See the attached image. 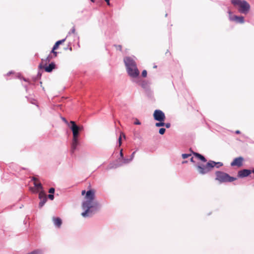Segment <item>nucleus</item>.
I'll list each match as a JSON object with an SVG mask.
<instances>
[{
    "label": "nucleus",
    "instance_id": "41",
    "mask_svg": "<svg viewBox=\"0 0 254 254\" xmlns=\"http://www.w3.org/2000/svg\"><path fill=\"white\" fill-rule=\"evenodd\" d=\"M95 0H91V1L93 2H94L95 1Z\"/></svg>",
    "mask_w": 254,
    "mask_h": 254
},
{
    "label": "nucleus",
    "instance_id": "26",
    "mask_svg": "<svg viewBox=\"0 0 254 254\" xmlns=\"http://www.w3.org/2000/svg\"><path fill=\"white\" fill-rule=\"evenodd\" d=\"M134 124L136 125H140L141 124V123L137 119L135 118L134 119Z\"/></svg>",
    "mask_w": 254,
    "mask_h": 254
},
{
    "label": "nucleus",
    "instance_id": "35",
    "mask_svg": "<svg viewBox=\"0 0 254 254\" xmlns=\"http://www.w3.org/2000/svg\"><path fill=\"white\" fill-rule=\"evenodd\" d=\"M62 120L66 124H68L67 121L64 118H62Z\"/></svg>",
    "mask_w": 254,
    "mask_h": 254
},
{
    "label": "nucleus",
    "instance_id": "21",
    "mask_svg": "<svg viewBox=\"0 0 254 254\" xmlns=\"http://www.w3.org/2000/svg\"><path fill=\"white\" fill-rule=\"evenodd\" d=\"M159 122L156 123L155 126L157 127H163L165 126L164 121H159Z\"/></svg>",
    "mask_w": 254,
    "mask_h": 254
},
{
    "label": "nucleus",
    "instance_id": "38",
    "mask_svg": "<svg viewBox=\"0 0 254 254\" xmlns=\"http://www.w3.org/2000/svg\"><path fill=\"white\" fill-rule=\"evenodd\" d=\"M85 192H86L85 190H82V192H81V194H82V195H84V194L85 193Z\"/></svg>",
    "mask_w": 254,
    "mask_h": 254
},
{
    "label": "nucleus",
    "instance_id": "14",
    "mask_svg": "<svg viewBox=\"0 0 254 254\" xmlns=\"http://www.w3.org/2000/svg\"><path fill=\"white\" fill-rule=\"evenodd\" d=\"M252 173L250 170L243 169L240 170L238 173V176L240 178H244L249 176Z\"/></svg>",
    "mask_w": 254,
    "mask_h": 254
},
{
    "label": "nucleus",
    "instance_id": "19",
    "mask_svg": "<svg viewBox=\"0 0 254 254\" xmlns=\"http://www.w3.org/2000/svg\"><path fill=\"white\" fill-rule=\"evenodd\" d=\"M78 143V138H73L71 147L72 150H74Z\"/></svg>",
    "mask_w": 254,
    "mask_h": 254
},
{
    "label": "nucleus",
    "instance_id": "33",
    "mask_svg": "<svg viewBox=\"0 0 254 254\" xmlns=\"http://www.w3.org/2000/svg\"><path fill=\"white\" fill-rule=\"evenodd\" d=\"M164 126H165L166 128H169L171 126V125L170 123H167V124L165 123Z\"/></svg>",
    "mask_w": 254,
    "mask_h": 254
},
{
    "label": "nucleus",
    "instance_id": "9",
    "mask_svg": "<svg viewBox=\"0 0 254 254\" xmlns=\"http://www.w3.org/2000/svg\"><path fill=\"white\" fill-rule=\"evenodd\" d=\"M244 159L243 157H239L236 158L231 163V166L232 167L237 166L238 167H241L243 166Z\"/></svg>",
    "mask_w": 254,
    "mask_h": 254
},
{
    "label": "nucleus",
    "instance_id": "32",
    "mask_svg": "<svg viewBox=\"0 0 254 254\" xmlns=\"http://www.w3.org/2000/svg\"><path fill=\"white\" fill-rule=\"evenodd\" d=\"M135 154V151H134L132 154L131 155L130 157V159H131V160H132L133 158V157H134V155Z\"/></svg>",
    "mask_w": 254,
    "mask_h": 254
},
{
    "label": "nucleus",
    "instance_id": "8",
    "mask_svg": "<svg viewBox=\"0 0 254 254\" xmlns=\"http://www.w3.org/2000/svg\"><path fill=\"white\" fill-rule=\"evenodd\" d=\"M229 18L230 20L232 21H235L237 23H244V18L243 16H238L236 15H232V12L231 11H228Z\"/></svg>",
    "mask_w": 254,
    "mask_h": 254
},
{
    "label": "nucleus",
    "instance_id": "40",
    "mask_svg": "<svg viewBox=\"0 0 254 254\" xmlns=\"http://www.w3.org/2000/svg\"><path fill=\"white\" fill-rule=\"evenodd\" d=\"M190 161L192 162H194L193 158L192 157L190 158Z\"/></svg>",
    "mask_w": 254,
    "mask_h": 254
},
{
    "label": "nucleus",
    "instance_id": "20",
    "mask_svg": "<svg viewBox=\"0 0 254 254\" xmlns=\"http://www.w3.org/2000/svg\"><path fill=\"white\" fill-rule=\"evenodd\" d=\"M123 162L121 165L126 164L129 163L131 160L130 158H124L122 159Z\"/></svg>",
    "mask_w": 254,
    "mask_h": 254
},
{
    "label": "nucleus",
    "instance_id": "43",
    "mask_svg": "<svg viewBox=\"0 0 254 254\" xmlns=\"http://www.w3.org/2000/svg\"><path fill=\"white\" fill-rule=\"evenodd\" d=\"M252 172L254 174V169L252 171Z\"/></svg>",
    "mask_w": 254,
    "mask_h": 254
},
{
    "label": "nucleus",
    "instance_id": "30",
    "mask_svg": "<svg viewBox=\"0 0 254 254\" xmlns=\"http://www.w3.org/2000/svg\"><path fill=\"white\" fill-rule=\"evenodd\" d=\"M116 47L117 50H120L121 51H122V47L121 45H116Z\"/></svg>",
    "mask_w": 254,
    "mask_h": 254
},
{
    "label": "nucleus",
    "instance_id": "25",
    "mask_svg": "<svg viewBox=\"0 0 254 254\" xmlns=\"http://www.w3.org/2000/svg\"><path fill=\"white\" fill-rule=\"evenodd\" d=\"M165 130H166L165 128H161L159 129V132L161 134H164L165 132Z\"/></svg>",
    "mask_w": 254,
    "mask_h": 254
},
{
    "label": "nucleus",
    "instance_id": "17",
    "mask_svg": "<svg viewBox=\"0 0 254 254\" xmlns=\"http://www.w3.org/2000/svg\"><path fill=\"white\" fill-rule=\"evenodd\" d=\"M34 185L35 187L36 188L37 191H35L33 190V192H37L38 191H43V187L42 186L41 183H40L39 181H38V182H34Z\"/></svg>",
    "mask_w": 254,
    "mask_h": 254
},
{
    "label": "nucleus",
    "instance_id": "28",
    "mask_svg": "<svg viewBox=\"0 0 254 254\" xmlns=\"http://www.w3.org/2000/svg\"><path fill=\"white\" fill-rule=\"evenodd\" d=\"M55 192V189L53 188H52L51 189H50L49 190V192L51 194H53Z\"/></svg>",
    "mask_w": 254,
    "mask_h": 254
},
{
    "label": "nucleus",
    "instance_id": "11",
    "mask_svg": "<svg viewBox=\"0 0 254 254\" xmlns=\"http://www.w3.org/2000/svg\"><path fill=\"white\" fill-rule=\"evenodd\" d=\"M124 61L127 68L129 67L134 66V65L136 64L134 60L129 57H125Z\"/></svg>",
    "mask_w": 254,
    "mask_h": 254
},
{
    "label": "nucleus",
    "instance_id": "22",
    "mask_svg": "<svg viewBox=\"0 0 254 254\" xmlns=\"http://www.w3.org/2000/svg\"><path fill=\"white\" fill-rule=\"evenodd\" d=\"M123 136L124 138L126 137V136H125V134L123 133V132H121V135H120V136L119 138V145H121V144H122V141H121V139H122V136Z\"/></svg>",
    "mask_w": 254,
    "mask_h": 254
},
{
    "label": "nucleus",
    "instance_id": "6",
    "mask_svg": "<svg viewBox=\"0 0 254 254\" xmlns=\"http://www.w3.org/2000/svg\"><path fill=\"white\" fill-rule=\"evenodd\" d=\"M153 118L155 120L157 121H165V114L160 110H156L153 113Z\"/></svg>",
    "mask_w": 254,
    "mask_h": 254
},
{
    "label": "nucleus",
    "instance_id": "3",
    "mask_svg": "<svg viewBox=\"0 0 254 254\" xmlns=\"http://www.w3.org/2000/svg\"><path fill=\"white\" fill-rule=\"evenodd\" d=\"M215 180L220 183L232 182L237 180L236 178L230 176L228 174L217 171L215 172Z\"/></svg>",
    "mask_w": 254,
    "mask_h": 254
},
{
    "label": "nucleus",
    "instance_id": "36",
    "mask_svg": "<svg viewBox=\"0 0 254 254\" xmlns=\"http://www.w3.org/2000/svg\"><path fill=\"white\" fill-rule=\"evenodd\" d=\"M107 3L108 5H110V0H104Z\"/></svg>",
    "mask_w": 254,
    "mask_h": 254
},
{
    "label": "nucleus",
    "instance_id": "16",
    "mask_svg": "<svg viewBox=\"0 0 254 254\" xmlns=\"http://www.w3.org/2000/svg\"><path fill=\"white\" fill-rule=\"evenodd\" d=\"M53 220L55 226H56L58 228H60L61 227L62 224V220L60 218L54 217L53 218Z\"/></svg>",
    "mask_w": 254,
    "mask_h": 254
},
{
    "label": "nucleus",
    "instance_id": "10",
    "mask_svg": "<svg viewBox=\"0 0 254 254\" xmlns=\"http://www.w3.org/2000/svg\"><path fill=\"white\" fill-rule=\"evenodd\" d=\"M39 198L40 201L39 204V207L41 208L44 206L46 201H47V196L44 191H41L39 194Z\"/></svg>",
    "mask_w": 254,
    "mask_h": 254
},
{
    "label": "nucleus",
    "instance_id": "24",
    "mask_svg": "<svg viewBox=\"0 0 254 254\" xmlns=\"http://www.w3.org/2000/svg\"><path fill=\"white\" fill-rule=\"evenodd\" d=\"M191 156V154H183L182 155L183 159H186Z\"/></svg>",
    "mask_w": 254,
    "mask_h": 254
},
{
    "label": "nucleus",
    "instance_id": "13",
    "mask_svg": "<svg viewBox=\"0 0 254 254\" xmlns=\"http://www.w3.org/2000/svg\"><path fill=\"white\" fill-rule=\"evenodd\" d=\"M56 57H55L54 54H51V52L50 54L48 55V56L45 59H42L41 63L39 65V67L42 68V65L45 64H47L48 63L50 62V61L54 58H56Z\"/></svg>",
    "mask_w": 254,
    "mask_h": 254
},
{
    "label": "nucleus",
    "instance_id": "18",
    "mask_svg": "<svg viewBox=\"0 0 254 254\" xmlns=\"http://www.w3.org/2000/svg\"><path fill=\"white\" fill-rule=\"evenodd\" d=\"M193 154L197 157L198 159L201 160L203 162H206V159L205 158V157L202 156V155L198 153L192 152Z\"/></svg>",
    "mask_w": 254,
    "mask_h": 254
},
{
    "label": "nucleus",
    "instance_id": "7",
    "mask_svg": "<svg viewBox=\"0 0 254 254\" xmlns=\"http://www.w3.org/2000/svg\"><path fill=\"white\" fill-rule=\"evenodd\" d=\"M127 70L129 75L132 77H137L139 74V71L137 69L136 64L134 66L127 68Z\"/></svg>",
    "mask_w": 254,
    "mask_h": 254
},
{
    "label": "nucleus",
    "instance_id": "12",
    "mask_svg": "<svg viewBox=\"0 0 254 254\" xmlns=\"http://www.w3.org/2000/svg\"><path fill=\"white\" fill-rule=\"evenodd\" d=\"M65 41V39H62L61 40H59L57 41L55 44L54 45L51 54H54L55 57H57L58 52L56 50L59 48V47L60 45L64 43V42Z\"/></svg>",
    "mask_w": 254,
    "mask_h": 254
},
{
    "label": "nucleus",
    "instance_id": "42",
    "mask_svg": "<svg viewBox=\"0 0 254 254\" xmlns=\"http://www.w3.org/2000/svg\"><path fill=\"white\" fill-rule=\"evenodd\" d=\"M153 67L154 68H156L157 67V65H154Z\"/></svg>",
    "mask_w": 254,
    "mask_h": 254
},
{
    "label": "nucleus",
    "instance_id": "1",
    "mask_svg": "<svg viewBox=\"0 0 254 254\" xmlns=\"http://www.w3.org/2000/svg\"><path fill=\"white\" fill-rule=\"evenodd\" d=\"M86 200L82 203V208L85 209L84 212L81 213L83 217H87L88 213L92 212L91 209L94 207L93 201L95 198V191L94 190H88L85 197Z\"/></svg>",
    "mask_w": 254,
    "mask_h": 254
},
{
    "label": "nucleus",
    "instance_id": "5",
    "mask_svg": "<svg viewBox=\"0 0 254 254\" xmlns=\"http://www.w3.org/2000/svg\"><path fill=\"white\" fill-rule=\"evenodd\" d=\"M70 124L71 125L70 128L72 131L73 138H78L79 132L83 129V127L77 126L74 121H70Z\"/></svg>",
    "mask_w": 254,
    "mask_h": 254
},
{
    "label": "nucleus",
    "instance_id": "2",
    "mask_svg": "<svg viewBox=\"0 0 254 254\" xmlns=\"http://www.w3.org/2000/svg\"><path fill=\"white\" fill-rule=\"evenodd\" d=\"M223 165V164L222 162H216L210 160L205 165L203 166H198L197 168L200 174H205L210 172L214 167H216L217 168H219Z\"/></svg>",
    "mask_w": 254,
    "mask_h": 254
},
{
    "label": "nucleus",
    "instance_id": "39",
    "mask_svg": "<svg viewBox=\"0 0 254 254\" xmlns=\"http://www.w3.org/2000/svg\"><path fill=\"white\" fill-rule=\"evenodd\" d=\"M236 133L237 134H240V130H236Z\"/></svg>",
    "mask_w": 254,
    "mask_h": 254
},
{
    "label": "nucleus",
    "instance_id": "4",
    "mask_svg": "<svg viewBox=\"0 0 254 254\" xmlns=\"http://www.w3.org/2000/svg\"><path fill=\"white\" fill-rule=\"evenodd\" d=\"M231 2L234 6L239 7L238 10L242 13L247 14L250 9V4L245 0H231Z\"/></svg>",
    "mask_w": 254,
    "mask_h": 254
},
{
    "label": "nucleus",
    "instance_id": "23",
    "mask_svg": "<svg viewBox=\"0 0 254 254\" xmlns=\"http://www.w3.org/2000/svg\"><path fill=\"white\" fill-rule=\"evenodd\" d=\"M28 254H42V253L40 250H37Z\"/></svg>",
    "mask_w": 254,
    "mask_h": 254
},
{
    "label": "nucleus",
    "instance_id": "15",
    "mask_svg": "<svg viewBox=\"0 0 254 254\" xmlns=\"http://www.w3.org/2000/svg\"><path fill=\"white\" fill-rule=\"evenodd\" d=\"M55 67V64L54 63H51L49 65L44 64L41 68H44L46 71L50 72H51Z\"/></svg>",
    "mask_w": 254,
    "mask_h": 254
},
{
    "label": "nucleus",
    "instance_id": "27",
    "mask_svg": "<svg viewBox=\"0 0 254 254\" xmlns=\"http://www.w3.org/2000/svg\"><path fill=\"white\" fill-rule=\"evenodd\" d=\"M147 71L146 70H143L142 72V76L143 77H146L147 76Z\"/></svg>",
    "mask_w": 254,
    "mask_h": 254
},
{
    "label": "nucleus",
    "instance_id": "37",
    "mask_svg": "<svg viewBox=\"0 0 254 254\" xmlns=\"http://www.w3.org/2000/svg\"><path fill=\"white\" fill-rule=\"evenodd\" d=\"M75 28H74V27H73V28H72V29H71L72 33H74V32H75Z\"/></svg>",
    "mask_w": 254,
    "mask_h": 254
},
{
    "label": "nucleus",
    "instance_id": "34",
    "mask_svg": "<svg viewBox=\"0 0 254 254\" xmlns=\"http://www.w3.org/2000/svg\"><path fill=\"white\" fill-rule=\"evenodd\" d=\"M34 182H38L39 181L38 179L36 178V177H33L32 179Z\"/></svg>",
    "mask_w": 254,
    "mask_h": 254
},
{
    "label": "nucleus",
    "instance_id": "31",
    "mask_svg": "<svg viewBox=\"0 0 254 254\" xmlns=\"http://www.w3.org/2000/svg\"><path fill=\"white\" fill-rule=\"evenodd\" d=\"M120 154L121 158L123 159V158H124V154H123V149H121L120 150Z\"/></svg>",
    "mask_w": 254,
    "mask_h": 254
},
{
    "label": "nucleus",
    "instance_id": "29",
    "mask_svg": "<svg viewBox=\"0 0 254 254\" xmlns=\"http://www.w3.org/2000/svg\"><path fill=\"white\" fill-rule=\"evenodd\" d=\"M48 197L51 200H53L54 198V196L53 194H50L48 195Z\"/></svg>",
    "mask_w": 254,
    "mask_h": 254
}]
</instances>
